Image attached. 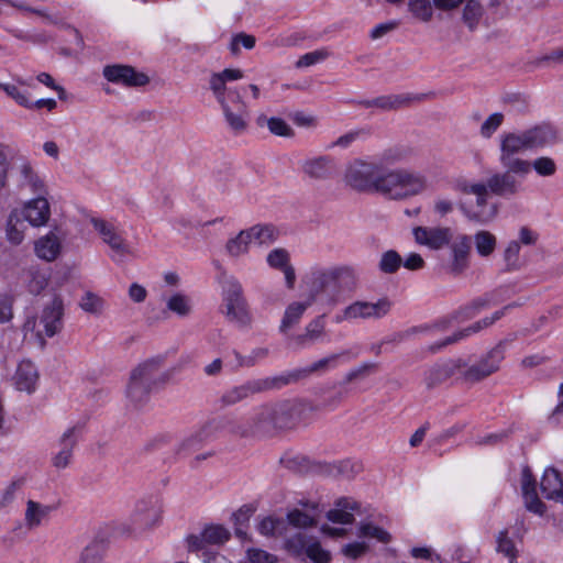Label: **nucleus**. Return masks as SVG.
Wrapping results in <instances>:
<instances>
[{
  "mask_svg": "<svg viewBox=\"0 0 563 563\" xmlns=\"http://www.w3.org/2000/svg\"><path fill=\"white\" fill-rule=\"evenodd\" d=\"M202 533L208 544H222L230 538V532L220 525L207 526Z\"/></svg>",
  "mask_w": 563,
  "mask_h": 563,
  "instance_id": "55",
  "label": "nucleus"
},
{
  "mask_svg": "<svg viewBox=\"0 0 563 563\" xmlns=\"http://www.w3.org/2000/svg\"><path fill=\"white\" fill-rule=\"evenodd\" d=\"M521 176L510 168H505L503 173H494L487 178L486 186L490 194L499 197H511L522 189Z\"/></svg>",
  "mask_w": 563,
  "mask_h": 563,
  "instance_id": "16",
  "label": "nucleus"
},
{
  "mask_svg": "<svg viewBox=\"0 0 563 563\" xmlns=\"http://www.w3.org/2000/svg\"><path fill=\"white\" fill-rule=\"evenodd\" d=\"M287 518L289 523L297 528L316 526L318 518L317 506L312 505V507L307 511L295 509L287 515Z\"/></svg>",
  "mask_w": 563,
  "mask_h": 563,
  "instance_id": "43",
  "label": "nucleus"
},
{
  "mask_svg": "<svg viewBox=\"0 0 563 563\" xmlns=\"http://www.w3.org/2000/svg\"><path fill=\"white\" fill-rule=\"evenodd\" d=\"M474 244L479 256L488 257L496 249L497 239L489 231L482 230L474 234Z\"/></svg>",
  "mask_w": 563,
  "mask_h": 563,
  "instance_id": "42",
  "label": "nucleus"
},
{
  "mask_svg": "<svg viewBox=\"0 0 563 563\" xmlns=\"http://www.w3.org/2000/svg\"><path fill=\"white\" fill-rule=\"evenodd\" d=\"M223 301L227 309L225 314L230 321L240 325L250 324L251 317L243 297L242 285L233 277L225 282Z\"/></svg>",
  "mask_w": 563,
  "mask_h": 563,
  "instance_id": "10",
  "label": "nucleus"
},
{
  "mask_svg": "<svg viewBox=\"0 0 563 563\" xmlns=\"http://www.w3.org/2000/svg\"><path fill=\"white\" fill-rule=\"evenodd\" d=\"M227 82L221 73L212 74L209 80L210 89L220 106L228 102L229 99L233 100V97L229 96L231 89H227Z\"/></svg>",
  "mask_w": 563,
  "mask_h": 563,
  "instance_id": "48",
  "label": "nucleus"
},
{
  "mask_svg": "<svg viewBox=\"0 0 563 563\" xmlns=\"http://www.w3.org/2000/svg\"><path fill=\"white\" fill-rule=\"evenodd\" d=\"M103 76L108 81L125 87H142L150 82L147 75L136 71L129 65L106 66Z\"/></svg>",
  "mask_w": 563,
  "mask_h": 563,
  "instance_id": "19",
  "label": "nucleus"
},
{
  "mask_svg": "<svg viewBox=\"0 0 563 563\" xmlns=\"http://www.w3.org/2000/svg\"><path fill=\"white\" fill-rule=\"evenodd\" d=\"M520 249L521 246L518 241H510L507 244L503 254L506 272H516L521 268V262L519 258Z\"/></svg>",
  "mask_w": 563,
  "mask_h": 563,
  "instance_id": "50",
  "label": "nucleus"
},
{
  "mask_svg": "<svg viewBox=\"0 0 563 563\" xmlns=\"http://www.w3.org/2000/svg\"><path fill=\"white\" fill-rule=\"evenodd\" d=\"M493 302V295L486 294L483 297L474 299L471 303L467 306L461 308L454 316V319L457 320H467L471 318H474L477 313H479L483 309L492 306Z\"/></svg>",
  "mask_w": 563,
  "mask_h": 563,
  "instance_id": "40",
  "label": "nucleus"
},
{
  "mask_svg": "<svg viewBox=\"0 0 563 563\" xmlns=\"http://www.w3.org/2000/svg\"><path fill=\"white\" fill-rule=\"evenodd\" d=\"M496 551L498 553L504 554L509 563H516L518 558V551L516 549L515 542L508 536L507 530H501L496 536Z\"/></svg>",
  "mask_w": 563,
  "mask_h": 563,
  "instance_id": "47",
  "label": "nucleus"
},
{
  "mask_svg": "<svg viewBox=\"0 0 563 563\" xmlns=\"http://www.w3.org/2000/svg\"><path fill=\"white\" fill-rule=\"evenodd\" d=\"M485 329L483 327V324L481 323V321H476L474 322L473 324H471L470 327L465 328V329H462V330H459L456 331L455 333H453L452 335L450 336H446L444 340L442 341H439L434 344H431L427 347V351L434 354V353H438L439 351H441L442 349H444L445 346L450 345V344H453V343H456L472 334H475L477 332H479L481 330Z\"/></svg>",
  "mask_w": 563,
  "mask_h": 563,
  "instance_id": "38",
  "label": "nucleus"
},
{
  "mask_svg": "<svg viewBox=\"0 0 563 563\" xmlns=\"http://www.w3.org/2000/svg\"><path fill=\"white\" fill-rule=\"evenodd\" d=\"M485 329L483 327V324L481 323V321H476L474 322L473 324H471L470 327L465 328V329H462V330H459L456 331L455 333H453L452 335L450 336H446L444 340L442 341H439L434 344H431L427 347V351L434 354V353H438L439 351H441L442 349H444L445 346L450 345V344H453V343H456L472 334H475L477 332H479L481 330Z\"/></svg>",
  "mask_w": 563,
  "mask_h": 563,
  "instance_id": "37",
  "label": "nucleus"
},
{
  "mask_svg": "<svg viewBox=\"0 0 563 563\" xmlns=\"http://www.w3.org/2000/svg\"><path fill=\"white\" fill-rule=\"evenodd\" d=\"M91 224L98 232L102 242L107 244L115 255L125 256L131 254L128 241L114 224L98 218H92Z\"/></svg>",
  "mask_w": 563,
  "mask_h": 563,
  "instance_id": "14",
  "label": "nucleus"
},
{
  "mask_svg": "<svg viewBox=\"0 0 563 563\" xmlns=\"http://www.w3.org/2000/svg\"><path fill=\"white\" fill-rule=\"evenodd\" d=\"M298 418L297 405L294 401L286 400L261 407L255 419L258 428L287 429L294 427Z\"/></svg>",
  "mask_w": 563,
  "mask_h": 563,
  "instance_id": "8",
  "label": "nucleus"
},
{
  "mask_svg": "<svg viewBox=\"0 0 563 563\" xmlns=\"http://www.w3.org/2000/svg\"><path fill=\"white\" fill-rule=\"evenodd\" d=\"M63 316H64V303L60 297L55 296L52 301L46 305L40 316L38 323H36L35 319H29L25 324V330H35L36 325L38 329L36 330V336L44 344L45 338H53L58 332H60L63 328Z\"/></svg>",
  "mask_w": 563,
  "mask_h": 563,
  "instance_id": "9",
  "label": "nucleus"
},
{
  "mask_svg": "<svg viewBox=\"0 0 563 563\" xmlns=\"http://www.w3.org/2000/svg\"><path fill=\"white\" fill-rule=\"evenodd\" d=\"M301 170L309 179L325 181L338 174V165L332 156L320 155L305 159L301 163Z\"/></svg>",
  "mask_w": 563,
  "mask_h": 563,
  "instance_id": "17",
  "label": "nucleus"
},
{
  "mask_svg": "<svg viewBox=\"0 0 563 563\" xmlns=\"http://www.w3.org/2000/svg\"><path fill=\"white\" fill-rule=\"evenodd\" d=\"M308 286L307 297L314 303L321 295H328L335 301L336 297L345 290H353L357 285V274L350 265L331 267H314L306 276Z\"/></svg>",
  "mask_w": 563,
  "mask_h": 563,
  "instance_id": "2",
  "label": "nucleus"
},
{
  "mask_svg": "<svg viewBox=\"0 0 563 563\" xmlns=\"http://www.w3.org/2000/svg\"><path fill=\"white\" fill-rule=\"evenodd\" d=\"M450 272L454 275L462 274L468 267L471 254V238L460 234L451 244Z\"/></svg>",
  "mask_w": 563,
  "mask_h": 563,
  "instance_id": "26",
  "label": "nucleus"
},
{
  "mask_svg": "<svg viewBox=\"0 0 563 563\" xmlns=\"http://www.w3.org/2000/svg\"><path fill=\"white\" fill-rule=\"evenodd\" d=\"M234 354L240 366L251 367L254 366L257 362L264 360L268 355V349L256 347L247 356H242L239 352H234Z\"/></svg>",
  "mask_w": 563,
  "mask_h": 563,
  "instance_id": "64",
  "label": "nucleus"
},
{
  "mask_svg": "<svg viewBox=\"0 0 563 563\" xmlns=\"http://www.w3.org/2000/svg\"><path fill=\"white\" fill-rule=\"evenodd\" d=\"M38 379L35 365L30 361H23L18 365L13 380L21 391L33 393Z\"/></svg>",
  "mask_w": 563,
  "mask_h": 563,
  "instance_id": "30",
  "label": "nucleus"
},
{
  "mask_svg": "<svg viewBox=\"0 0 563 563\" xmlns=\"http://www.w3.org/2000/svg\"><path fill=\"white\" fill-rule=\"evenodd\" d=\"M251 243L249 233L246 230H242L234 238L228 240L225 251L231 257H239L249 252Z\"/></svg>",
  "mask_w": 563,
  "mask_h": 563,
  "instance_id": "44",
  "label": "nucleus"
},
{
  "mask_svg": "<svg viewBox=\"0 0 563 563\" xmlns=\"http://www.w3.org/2000/svg\"><path fill=\"white\" fill-rule=\"evenodd\" d=\"M455 188L465 195H474L475 203L461 202L460 210L470 220L477 223H488L497 214L496 205L488 203L490 190L484 183H470L466 179L457 180Z\"/></svg>",
  "mask_w": 563,
  "mask_h": 563,
  "instance_id": "5",
  "label": "nucleus"
},
{
  "mask_svg": "<svg viewBox=\"0 0 563 563\" xmlns=\"http://www.w3.org/2000/svg\"><path fill=\"white\" fill-rule=\"evenodd\" d=\"M558 141L556 130L549 124H538L523 131L504 132L499 136L498 161L504 168H510L523 178L530 173V162L517 155L552 146Z\"/></svg>",
  "mask_w": 563,
  "mask_h": 563,
  "instance_id": "1",
  "label": "nucleus"
},
{
  "mask_svg": "<svg viewBox=\"0 0 563 563\" xmlns=\"http://www.w3.org/2000/svg\"><path fill=\"white\" fill-rule=\"evenodd\" d=\"M276 555L268 553L262 549H249L243 563H277Z\"/></svg>",
  "mask_w": 563,
  "mask_h": 563,
  "instance_id": "63",
  "label": "nucleus"
},
{
  "mask_svg": "<svg viewBox=\"0 0 563 563\" xmlns=\"http://www.w3.org/2000/svg\"><path fill=\"white\" fill-rule=\"evenodd\" d=\"M391 308L387 298H380L375 302L357 300L344 308L342 314L335 317V322L356 319H380L385 317Z\"/></svg>",
  "mask_w": 563,
  "mask_h": 563,
  "instance_id": "12",
  "label": "nucleus"
},
{
  "mask_svg": "<svg viewBox=\"0 0 563 563\" xmlns=\"http://www.w3.org/2000/svg\"><path fill=\"white\" fill-rule=\"evenodd\" d=\"M22 85H24L22 81L20 85L13 82H0V90L4 91L19 106L29 109L31 107L30 93L22 88Z\"/></svg>",
  "mask_w": 563,
  "mask_h": 563,
  "instance_id": "45",
  "label": "nucleus"
},
{
  "mask_svg": "<svg viewBox=\"0 0 563 563\" xmlns=\"http://www.w3.org/2000/svg\"><path fill=\"white\" fill-rule=\"evenodd\" d=\"M164 356L158 355L145 360L132 369L126 387V397L134 405L145 402L151 393L161 388L168 379L169 374L162 372Z\"/></svg>",
  "mask_w": 563,
  "mask_h": 563,
  "instance_id": "4",
  "label": "nucleus"
},
{
  "mask_svg": "<svg viewBox=\"0 0 563 563\" xmlns=\"http://www.w3.org/2000/svg\"><path fill=\"white\" fill-rule=\"evenodd\" d=\"M313 305L312 299L305 296L301 300L290 301L283 312L278 330L287 334L301 322L306 311Z\"/></svg>",
  "mask_w": 563,
  "mask_h": 563,
  "instance_id": "23",
  "label": "nucleus"
},
{
  "mask_svg": "<svg viewBox=\"0 0 563 563\" xmlns=\"http://www.w3.org/2000/svg\"><path fill=\"white\" fill-rule=\"evenodd\" d=\"M358 536L362 538L376 539L383 543H388L390 541V534L386 530L371 522H363L360 525Z\"/></svg>",
  "mask_w": 563,
  "mask_h": 563,
  "instance_id": "56",
  "label": "nucleus"
},
{
  "mask_svg": "<svg viewBox=\"0 0 563 563\" xmlns=\"http://www.w3.org/2000/svg\"><path fill=\"white\" fill-rule=\"evenodd\" d=\"M449 320H442L432 327H412L406 331L396 332L391 336L383 340V343H400L416 333L429 332L432 330H445L449 327Z\"/></svg>",
  "mask_w": 563,
  "mask_h": 563,
  "instance_id": "41",
  "label": "nucleus"
},
{
  "mask_svg": "<svg viewBox=\"0 0 563 563\" xmlns=\"http://www.w3.org/2000/svg\"><path fill=\"white\" fill-rule=\"evenodd\" d=\"M415 99V97L409 95H389L362 101V106L366 108L376 107L383 110H394L409 104V102Z\"/></svg>",
  "mask_w": 563,
  "mask_h": 563,
  "instance_id": "35",
  "label": "nucleus"
},
{
  "mask_svg": "<svg viewBox=\"0 0 563 563\" xmlns=\"http://www.w3.org/2000/svg\"><path fill=\"white\" fill-rule=\"evenodd\" d=\"M415 241L430 250H441L449 245L453 233L449 227H416L412 229Z\"/></svg>",
  "mask_w": 563,
  "mask_h": 563,
  "instance_id": "18",
  "label": "nucleus"
},
{
  "mask_svg": "<svg viewBox=\"0 0 563 563\" xmlns=\"http://www.w3.org/2000/svg\"><path fill=\"white\" fill-rule=\"evenodd\" d=\"M62 250V241L55 231H49L38 238L34 243L36 256L46 262H53L57 258Z\"/></svg>",
  "mask_w": 563,
  "mask_h": 563,
  "instance_id": "29",
  "label": "nucleus"
},
{
  "mask_svg": "<svg viewBox=\"0 0 563 563\" xmlns=\"http://www.w3.org/2000/svg\"><path fill=\"white\" fill-rule=\"evenodd\" d=\"M217 427L208 423L199 430L190 433L181 442L178 443L175 453L180 457L189 456L200 450L207 442L213 438Z\"/></svg>",
  "mask_w": 563,
  "mask_h": 563,
  "instance_id": "24",
  "label": "nucleus"
},
{
  "mask_svg": "<svg viewBox=\"0 0 563 563\" xmlns=\"http://www.w3.org/2000/svg\"><path fill=\"white\" fill-rule=\"evenodd\" d=\"M533 169L541 177H552L558 170L555 161L549 156H539L530 162V170Z\"/></svg>",
  "mask_w": 563,
  "mask_h": 563,
  "instance_id": "51",
  "label": "nucleus"
},
{
  "mask_svg": "<svg viewBox=\"0 0 563 563\" xmlns=\"http://www.w3.org/2000/svg\"><path fill=\"white\" fill-rule=\"evenodd\" d=\"M433 2L431 0H409L408 7L415 18L429 22L433 16Z\"/></svg>",
  "mask_w": 563,
  "mask_h": 563,
  "instance_id": "52",
  "label": "nucleus"
},
{
  "mask_svg": "<svg viewBox=\"0 0 563 563\" xmlns=\"http://www.w3.org/2000/svg\"><path fill=\"white\" fill-rule=\"evenodd\" d=\"M167 309L178 316H187L190 312V303L188 297L183 294H175L166 301Z\"/></svg>",
  "mask_w": 563,
  "mask_h": 563,
  "instance_id": "60",
  "label": "nucleus"
},
{
  "mask_svg": "<svg viewBox=\"0 0 563 563\" xmlns=\"http://www.w3.org/2000/svg\"><path fill=\"white\" fill-rule=\"evenodd\" d=\"M285 382L286 379L279 375L249 379L241 385L228 389L222 395L221 402L225 406H232L256 394L280 389L285 387Z\"/></svg>",
  "mask_w": 563,
  "mask_h": 563,
  "instance_id": "6",
  "label": "nucleus"
},
{
  "mask_svg": "<svg viewBox=\"0 0 563 563\" xmlns=\"http://www.w3.org/2000/svg\"><path fill=\"white\" fill-rule=\"evenodd\" d=\"M379 165L366 158H354L344 170V183L358 192H373Z\"/></svg>",
  "mask_w": 563,
  "mask_h": 563,
  "instance_id": "7",
  "label": "nucleus"
},
{
  "mask_svg": "<svg viewBox=\"0 0 563 563\" xmlns=\"http://www.w3.org/2000/svg\"><path fill=\"white\" fill-rule=\"evenodd\" d=\"M464 367L465 361L463 358H449L438 362L426 373V385L428 388H433L444 383L455 374L462 375V369Z\"/></svg>",
  "mask_w": 563,
  "mask_h": 563,
  "instance_id": "20",
  "label": "nucleus"
},
{
  "mask_svg": "<svg viewBox=\"0 0 563 563\" xmlns=\"http://www.w3.org/2000/svg\"><path fill=\"white\" fill-rule=\"evenodd\" d=\"M20 213L34 228H41L47 224L51 218V205L44 196L27 200Z\"/></svg>",
  "mask_w": 563,
  "mask_h": 563,
  "instance_id": "22",
  "label": "nucleus"
},
{
  "mask_svg": "<svg viewBox=\"0 0 563 563\" xmlns=\"http://www.w3.org/2000/svg\"><path fill=\"white\" fill-rule=\"evenodd\" d=\"M266 123L271 133L277 136L291 137L294 135V130L291 126L283 119L277 117L266 118L264 115L257 119V124L263 125Z\"/></svg>",
  "mask_w": 563,
  "mask_h": 563,
  "instance_id": "46",
  "label": "nucleus"
},
{
  "mask_svg": "<svg viewBox=\"0 0 563 563\" xmlns=\"http://www.w3.org/2000/svg\"><path fill=\"white\" fill-rule=\"evenodd\" d=\"M504 114L495 112L490 114L481 125L479 133L484 139H490L493 134L501 126Z\"/></svg>",
  "mask_w": 563,
  "mask_h": 563,
  "instance_id": "59",
  "label": "nucleus"
},
{
  "mask_svg": "<svg viewBox=\"0 0 563 563\" xmlns=\"http://www.w3.org/2000/svg\"><path fill=\"white\" fill-rule=\"evenodd\" d=\"M503 360V350L496 346L475 364L467 366L465 363V367L462 369V378L467 383H477L498 371Z\"/></svg>",
  "mask_w": 563,
  "mask_h": 563,
  "instance_id": "13",
  "label": "nucleus"
},
{
  "mask_svg": "<svg viewBox=\"0 0 563 563\" xmlns=\"http://www.w3.org/2000/svg\"><path fill=\"white\" fill-rule=\"evenodd\" d=\"M428 188L424 175L405 168L379 170L373 192L389 200H406L418 196Z\"/></svg>",
  "mask_w": 563,
  "mask_h": 563,
  "instance_id": "3",
  "label": "nucleus"
},
{
  "mask_svg": "<svg viewBox=\"0 0 563 563\" xmlns=\"http://www.w3.org/2000/svg\"><path fill=\"white\" fill-rule=\"evenodd\" d=\"M411 155L409 147L405 145H391L375 155L374 163L379 165V170L406 162Z\"/></svg>",
  "mask_w": 563,
  "mask_h": 563,
  "instance_id": "31",
  "label": "nucleus"
},
{
  "mask_svg": "<svg viewBox=\"0 0 563 563\" xmlns=\"http://www.w3.org/2000/svg\"><path fill=\"white\" fill-rule=\"evenodd\" d=\"M312 541L311 538H308L302 532H297L294 536L289 537L285 541V548L291 554L298 556L302 553H306L308 544Z\"/></svg>",
  "mask_w": 563,
  "mask_h": 563,
  "instance_id": "54",
  "label": "nucleus"
},
{
  "mask_svg": "<svg viewBox=\"0 0 563 563\" xmlns=\"http://www.w3.org/2000/svg\"><path fill=\"white\" fill-rule=\"evenodd\" d=\"M79 427H70L64 431L58 440V451L52 457V464L58 470L69 466L74 449L78 442Z\"/></svg>",
  "mask_w": 563,
  "mask_h": 563,
  "instance_id": "21",
  "label": "nucleus"
},
{
  "mask_svg": "<svg viewBox=\"0 0 563 563\" xmlns=\"http://www.w3.org/2000/svg\"><path fill=\"white\" fill-rule=\"evenodd\" d=\"M482 7L474 0H467L463 10V21L467 24L470 30H474L482 16Z\"/></svg>",
  "mask_w": 563,
  "mask_h": 563,
  "instance_id": "58",
  "label": "nucleus"
},
{
  "mask_svg": "<svg viewBox=\"0 0 563 563\" xmlns=\"http://www.w3.org/2000/svg\"><path fill=\"white\" fill-rule=\"evenodd\" d=\"M103 548L99 543L88 544L81 552L77 563H102Z\"/></svg>",
  "mask_w": 563,
  "mask_h": 563,
  "instance_id": "62",
  "label": "nucleus"
},
{
  "mask_svg": "<svg viewBox=\"0 0 563 563\" xmlns=\"http://www.w3.org/2000/svg\"><path fill=\"white\" fill-rule=\"evenodd\" d=\"M54 508L49 505H43L41 503L29 500L26 503V509L24 515L25 525L29 529L38 527L43 520L48 518L49 514Z\"/></svg>",
  "mask_w": 563,
  "mask_h": 563,
  "instance_id": "36",
  "label": "nucleus"
},
{
  "mask_svg": "<svg viewBox=\"0 0 563 563\" xmlns=\"http://www.w3.org/2000/svg\"><path fill=\"white\" fill-rule=\"evenodd\" d=\"M325 336L324 316H318L307 323L302 333L296 335L294 341L300 349L308 347L323 341Z\"/></svg>",
  "mask_w": 563,
  "mask_h": 563,
  "instance_id": "28",
  "label": "nucleus"
},
{
  "mask_svg": "<svg viewBox=\"0 0 563 563\" xmlns=\"http://www.w3.org/2000/svg\"><path fill=\"white\" fill-rule=\"evenodd\" d=\"M251 242L268 245L277 239V230L272 224H256L246 229Z\"/></svg>",
  "mask_w": 563,
  "mask_h": 563,
  "instance_id": "39",
  "label": "nucleus"
},
{
  "mask_svg": "<svg viewBox=\"0 0 563 563\" xmlns=\"http://www.w3.org/2000/svg\"><path fill=\"white\" fill-rule=\"evenodd\" d=\"M369 135V130L365 128L349 131L347 133L339 136L334 142L328 145V148L341 147L347 148L357 140L366 139Z\"/></svg>",
  "mask_w": 563,
  "mask_h": 563,
  "instance_id": "53",
  "label": "nucleus"
},
{
  "mask_svg": "<svg viewBox=\"0 0 563 563\" xmlns=\"http://www.w3.org/2000/svg\"><path fill=\"white\" fill-rule=\"evenodd\" d=\"M357 503L351 498L342 497L336 500L335 508L327 514V518L334 523L347 525L353 522L352 511L357 509Z\"/></svg>",
  "mask_w": 563,
  "mask_h": 563,
  "instance_id": "33",
  "label": "nucleus"
},
{
  "mask_svg": "<svg viewBox=\"0 0 563 563\" xmlns=\"http://www.w3.org/2000/svg\"><path fill=\"white\" fill-rule=\"evenodd\" d=\"M229 96L233 97V102L236 103L238 109L236 112H234L231 107L229 106V102H225L224 104H221L224 118L227 123L229 124L230 129L235 134L243 133L247 128V110L245 104L242 101V97L236 90H230Z\"/></svg>",
  "mask_w": 563,
  "mask_h": 563,
  "instance_id": "25",
  "label": "nucleus"
},
{
  "mask_svg": "<svg viewBox=\"0 0 563 563\" xmlns=\"http://www.w3.org/2000/svg\"><path fill=\"white\" fill-rule=\"evenodd\" d=\"M24 221L20 210L14 209L10 212L5 224V238L9 243L13 245L22 243L27 228Z\"/></svg>",
  "mask_w": 563,
  "mask_h": 563,
  "instance_id": "34",
  "label": "nucleus"
},
{
  "mask_svg": "<svg viewBox=\"0 0 563 563\" xmlns=\"http://www.w3.org/2000/svg\"><path fill=\"white\" fill-rule=\"evenodd\" d=\"M345 355H349L347 351H342L340 353H332L322 357L310 365L303 368H297L288 373L280 374L279 376L285 378V386L298 382L300 379L307 378L312 374H324L328 371L334 369L338 367L339 360Z\"/></svg>",
  "mask_w": 563,
  "mask_h": 563,
  "instance_id": "15",
  "label": "nucleus"
},
{
  "mask_svg": "<svg viewBox=\"0 0 563 563\" xmlns=\"http://www.w3.org/2000/svg\"><path fill=\"white\" fill-rule=\"evenodd\" d=\"M540 486L545 498L556 501L563 500V479L556 470L547 468Z\"/></svg>",
  "mask_w": 563,
  "mask_h": 563,
  "instance_id": "32",
  "label": "nucleus"
},
{
  "mask_svg": "<svg viewBox=\"0 0 563 563\" xmlns=\"http://www.w3.org/2000/svg\"><path fill=\"white\" fill-rule=\"evenodd\" d=\"M306 554L313 563H329L331 561V553L324 550L319 541L313 539L308 544Z\"/></svg>",
  "mask_w": 563,
  "mask_h": 563,
  "instance_id": "61",
  "label": "nucleus"
},
{
  "mask_svg": "<svg viewBox=\"0 0 563 563\" xmlns=\"http://www.w3.org/2000/svg\"><path fill=\"white\" fill-rule=\"evenodd\" d=\"M402 265V257L395 250H388L380 255L378 269L383 274H395Z\"/></svg>",
  "mask_w": 563,
  "mask_h": 563,
  "instance_id": "49",
  "label": "nucleus"
},
{
  "mask_svg": "<svg viewBox=\"0 0 563 563\" xmlns=\"http://www.w3.org/2000/svg\"><path fill=\"white\" fill-rule=\"evenodd\" d=\"M269 267L279 269L284 273L286 288L292 290L296 284V271L290 264V255L285 249H274L266 257Z\"/></svg>",
  "mask_w": 563,
  "mask_h": 563,
  "instance_id": "27",
  "label": "nucleus"
},
{
  "mask_svg": "<svg viewBox=\"0 0 563 563\" xmlns=\"http://www.w3.org/2000/svg\"><path fill=\"white\" fill-rule=\"evenodd\" d=\"M80 308L92 314H100L104 309V300L98 295L87 291L80 299Z\"/></svg>",
  "mask_w": 563,
  "mask_h": 563,
  "instance_id": "57",
  "label": "nucleus"
},
{
  "mask_svg": "<svg viewBox=\"0 0 563 563\" xmlns=\"http://www.w3.org/2000/svg\"><path fill=\"white\" fill-rule=\"evenodd\" d=\"M162 519V510L157 501L142 499L136 503L135 508L129 519L126 532L129 534H140L156 527Z\"/></svg>",
  "mask_w": 563,
  "mask_h": 563,
  "instance_id": "11",
  "label": "nucleus"
}]
</instances>
